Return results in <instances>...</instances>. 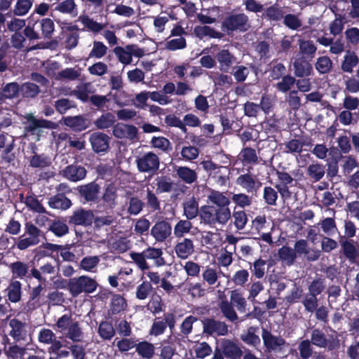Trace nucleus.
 Returning <instances> with one entry per match:
<instances>
[{
	"label": "nucleus",
	"mask_w": 359,
	"mask_h": 359,
	"mask_svg": "<svg viewBox=\"0 0 359 359\" xmlns=\"http://www.w3.org/2000/svg\"><path fill=\"white\" fill-rule=\"evenodd\" d=\"M299 55L297 57H304L305 59L312 60L317 50V47L311 40L300 39L299 41Z\"/></svg>",
	"instance_id": "nucleus-31"
},
{
	"label": "nucleus",
	"mask_w": 359,
	"mask_h": 359,
	"mask_svg": "<svg viewBox=\"0 0 359 359\" xmlns=\"http://www.w3.org/2000/svg\"><path fill=\"white\" fill-rule=\"evenodd\" d=\"M36 222L38 224H44L45 222H50V224L48 229L52 231L56 236L62 237L69 233V227L67 224L60 220H50L46 216H37Z\"/></svg>",
	"instance_id": "nucleus-16"
},
{
	"label": "nucleus",
	"mask_w": 359,
	"mask_h": 359,
	"mask_svg": "<svg viewBox=\"0 0 359 359\" xmlns=\"http://www.w3.org/2000/svg\"><path fill=\"white\" fill-rule=\"evenodd\" d=\"M117 190L118 189L114 183L105 186L101 198L107 209L113 210L116 207L118 197Z\"/></svg>",
	"instance_id": "nucleus-24"
},
{
	"label": "nucleus",
	"mask_w": 359,
	"mask_h": 359,
	"mask_svg": "<svg viewBox=\"0 0 359 359\" xmlns=\"http://www.w3.org/2000/svg\"><path fill=\"white\" fill-rule=\"evenodd\" d=\"M311 343L319 348H327L328 350H334L338 345V342L330 341L327 339L325 333L320 329L313 330L311 336Z\"/></svg>",
	"instance_id": "nucleus-19"
},
{
	"label": "nucleus",
	"mask_w": 359,
	"mask_h": 359,
	"mask_svg": "<svg viewBox=\"0 0 359 359\" xmlns=\"http://www.w3.org/2000/svg\"><path fill=\"white\" fill-rule=\"evenodd\" d=\"M146 203L145 207L147 208L149 212H155L161 210V203L156 194L153 192L150 189H147L146 191L145 198Z\"/></svg>",
	"instance_id": "nucleus-47"
},
{
	"label": "nucleus",
	"mask_w": 359,
	"mask_h": 359,
	"mask_svg": "<svg viewBox=\"0 0 359 359\" xmlns=\"http://www.w3.org/2000/svg\"><path fill=\"white\" fill-rule=\"evenodd\" d=\"M43 286L41 284L32 288L29 300L27 302V306L29 310H34L41 306V303L40 302V294L43 290Z\"/></svg>",
	"instance_id": "nucleus-50"
},
{
	"label": "nucleus",
	"mask_w": 359,
	"mask_h": 359,
	"mask_svg": "<svg viewBox=\"0 0 359 359\" xmlns=\"http://www.w3.org/2000/svg\"><path fill=\"white\" fill-rule=\"evenodd\" d=\"M276 85V88L281 93H285L291 90L292 87L296 83V77L290 74H287L280 79Z\"/></svg>",
	"instance_id": "nucleus-58"
},
{
	"label": "nucleus",
	"mask_w": 359,
	"mask_h": 359,
	"mask_svg": "<svg viewBox=\"0 0 359 359\" xmlns=\"http://www.w3.org/2000/svg\"><path fill=\"white\" fill-rule=\"evenodd\" d=\"M165 306L161 297L156 292L151 297L149 302L147 304V309L153 314L156 315L164 311Z\"/></svg>",
	"instance_id": "nucleus-51"
},
{
	"label": "nucleus",
	"mask_w": 359,
	"mask_h": 359,
	"mask_svg": "<svg viewBox=\"0 0 359 359\" xmlns=\"http://www.w3.org/2000/svg\"><path fill=\"white\" fill-rule=\"evenodd\" d=\"M237 184L245 189L248 193L257 191L259 186L256 187V181L249 173L241 175L236 180Z\"/></svg>",
	"instance_id": "nucleus-37"
},
{
	"label": "nucleus",
	"mask_w": 359,
	"mask_h": 359,
	"mask_svg": "<svg viewBox=\"0 0 359 359\" xmlns=\"http://www.w3.org/2000/svg\"><path fill=\"white\" fill-rule=\"evenodd\" d=\"M90 83H85L78 86L76 89L72 90L69 95L75 96L78 100L83 103L89 101V94L91 93L89 89Z\"/></svg>",
	"instance_id": "nucleus-59"
},
{
	"label": "nucleus",
	"mask_w": 359,
	"mask_h": 359,
	"mask_svg": "<svg viewBox=\"0 0 359 359\" xmlns=\"http://www.w3.org/2000/svg\"><path fill=\"white\" fill-rule=\"evenodd\" d=\"M177 176L187 184H192L197 180V173L195 170L187 167L180 166L176 169Z\"/></svg>",
	"instance_id": "nucleus-41"
},
{
	"label": "nucleus",
	"mask_w": 359,
	"mask_h": 359,
	"mask_svg": "<svg viewBox=\"0 0 359 359\" xmlns=\"http://www.w3.org/2000/svg\"><path fill=\"white\" fill-rule=\"evenodd\" d=\"M55 11L63 14H68L72 17L78 15V7L74 0H64L57 4Z\"/></svg>",
	"instance_id": "nucleus-34"
},
{
	"label": "nucleus",
	"mask_w": 359,
	"mask_h": 359,
	"mask_svg": "<svg viewBox=\"0 0 359 359\" xmlns=\"http://www.w3.org/2000/svg\"><path fill=\"white\" fill-rule=\"evenodd\" d=\"M358 63L359 57L357 54L354 51L348 50L341 61L340 68L343 72L351 74Z\"/></svg>",
	"instance_id": "nucleus-29"
},
{
	"label": "nucleus",
	"mask_w": 359,
	"mask_h": 359,
	"mask_svg": "<svg viewBox=\"0 0 359 359\" xmlns=\"http://www.w3.org/2000/svg\"><path fill=\"white\" fill-rule=\"evenodd\" d=\"M98 286L96 280L88 276H81L78 278L69 279L67 290L72 297H76L80 294L93 293Z\"/></svg>",
	"instance_id": "nucleus-2"
},
{
	"label": "nucleus",
	"mask_w": 359,
	"mask_h": 359,
	"mask_svg": "<svg viewBox=\"0 0 359 359\" xmlns=\"http://www.w3.org/2000/svg\"><path fill=\"white\" fill-rule=\"evenodd\" d=\"M5 344L3 351L8 359H23L27 353L25 347L20 346L15 341L10 343V339L6 335L3 338Z\"/></svg>",
	"instance_id": "nucleus-13"
},
{
	"label": "nucleus",
	"mask_w": 359,
	"mask_h": 359,
	"mask_svg": "<svg viewBox=\"0 0 359 359\" xmlns=\"http://www.w3.org/2000/svg\"><path fill=\"white\" fill-rule=\"evenodd\" d=\"M278 255L279 259L287 266L294 264L297 259L296 252L290 247L286 245L281 247L278 250Z\"/></svg>",
	"instance_id": "nucleus-43"
},
{
	"label": "nucleus",
	"mask_w": 359,
	"mask_h": 359,
	"mask_svg": "<svg viewBox=\"0 0 359 359\" xmlns=\"http://www.w3.org/2000/svg\"><path fill=\"white\" fill-rule=\"evenodd\" d=\"M156 318L149 330V334L154 336H158L164 333L167 327L172 329L175 325V316L172 313H166L164 314L163 320H159Z\"/></svg>",
	"instance_id": "nucleus-11"
},
{
	"label": "nucleus",
	"mask_w": 359,
	"mask_h": 359,
	"mask_svg": "<svg viewBox=\"0 0 359 359\" xmlns=\"http://www.w3.org/2000/svg\"><path fill=\"white\" fill-rule=\"evenodd\" d=\"M199 212L198 203L195 198L193 197L184 203V213L188 219H194L199 214Z\"/></svg>",
	"instance_id": "nucleus-60"
},
{
	"label": "nucleus",
	"mask_w": 359,
	"mask_h": 359,
	"mask_svg": "<svg viewBox=\"0 0 359 359\" xmlns=\"http://www.w3.org/2000/svg\"><path fill=\"white\" fill-rule=\"evenodd\" d=\"M137 128L133 125L118 123L113 126V135L118 139L134 140L137 136Z\"/></svg>",
	"instance_id": "nucleus-17"
},
{
	"label": "nucleus",
	"mask_w": 359,
	"mask_h": 359,
	"mask_svg": "<svg viewBox=\"0 0 359 359\" xmlns=\"http://www.w3.org/2000/svg\"><path fill=\"white\" fill-rule=\"evenodd\" d=\"M20 94V84L18 82L3 83L0 88V102L17 99Z\"/></svg>",
	"instance_id": "nucleus-21"
},
{
	"label": "nucleus",
	"mask_w": 359,
	"mask_h": 359,
	"mask_svg": "<svg viewBox=\"0 0 359 359\" xmlns=\"http://www.w3.org/2000/svg\"><path fill=\"white\" fill-rule=\"evenodd\" d=\"M216 62L219 63V69L222 72L229 73L236 61V57L228 50L222 49L215 55Z\"/></svg>",
	"instance_id": "nucleus-20"
},
{
	"label": "nucleus",
	"mask_w": 359,
	"mask_h": 359,
	"mask_svg": "<svg viewBox=\"0 0 359 359\" xmlns=\"http://www.w3.org/2000/svg\"><path fill=\"white\" fill-rule=\"evenodd\" d=\"M194 34L200 39L205 36H209L212 39H222L224 36V34L207 25L196 26L194 28Z\"/></svg>",
	"instance_id": "nucleus-35"
},
{
	"label": "nucleus",
	"mask_w": 359,
	"mask_h": 359,
	"mask_svg": "<svg viewBox=\"0 0 359 359\" xmlns=\"http://www.w3.org/2000/svg\"><path fill=\"white\" fill-rule=\"evenodd\" d=\"M48 205L53 209L67 210L72 205V201L64 194H57L48 200Z\"/></svg>",
	"instance_id": "nucleus-33"
},
{
	"label": "nucleus",
	"mask_w": 359,
	"mask_h": 359,
	"mask_svg": "<svg viewBox=\"0 0 359 359\" xmlns=\"http://www.w3.org/2000/svg\"><path fill=\"white\" fill-rule=\"evenodd\" d=\"M199 216L201 220L205 224L210 226H215L214 217V205H205L201 207Z\"/></svg>",
	"instance_id": "nucleus-44"
},
{
	"label": "nucleus",
	"mask_w": 359,
	"mask_h": 359,
	"mask_svg": "<svg viewBox=\"0 0 359 359\" xmlns=\"http://www.w3.org/2000/svg\"><path fill=\"white\" fill-rule=\"evenodd\" d=\"M59 250H63V245L48 242L43 243L34 250V259L39 261L45 257L50 256L53 252H57Z\"/></svg>",
	"instance_id": "nucleus-28"
},
{
	"label": "nucleus",
	"mask_w": 359,
	"mask_h": 359,
	"mask_svg": "<svg viewBox=\"0 0 359 359\" xmlns=\"http://www.w3.org/2000/svg\"><path fill=\"white\" fill-rule=\"evenodd\" d=\"M194 248L192 239L184 238L178 241L175 246V251L177 257L186 259L194 253Z\"/></svg>",
	"instance_id": "nucleus-22"
},
{
	"label": "nucleus",
	"mask_w": 359,
	"mask_h": 359,
	"mask_svg": "<svg viewBox=\"0 0 359 359\" xmlns=\"http://www.w3.org/2000/svg\"><path fill=\"white\" fill-rule=\"evenodd\" d=\"M333 67V62L328 56H320L317 58L315 63V68L320 74H326L331 72Z\"/></svg>",
	"instance_id": "nucleus-53"
},
{
	"label": "nucleus",
	"mask_w": 359,
	"mask_h": 359,
	"mask_svg": "<svg viewBox=\"0 0 359 359\" xmlns=\"http://www.w3.org/2000/svg\"><path fill=\"white\" fill-rule=\"evenodd\" d=\"M63 172L64 177L69 180L78 182L86 177L87 171L86 168L81 165L72 164L67 166Z\"/></svg>",
	"instance_id": "nucleus-27"
},
{
	"label": "nucleus",
	"mask_w": 359,
	"mask_h": 359,
	"mask_svg": "<svg viewBox=\"0 0 359 359\" xmlns=\"http://www.w3.org/2000/svg\"><path fill=\"white\" fill-rule=\"evenodd\" d=\"M40 93L39 86L32 82H25L22 85L20 84V93L24 97L34 98Z\"/></svg>",
	"instance_id": "nucleus-54"
},
{
	"label": "nucleus",
	"mask_w": 359,
	"mask_h": 359,
	"mask_svg": "<svg viewBox=\"0 0 359 359\" xmlns=\"http://www.w3.org/2000/svg\"><path fill=\"white\" fill-rule=\"evenodd\" d=\"M9 267L11 271L13 278L22 279L27 276L29 266L26 263L21 261H16L11 263Z\"/></svg>",
	"instance_id": "nucleus-42"
},
{
	"label": "nucleus",
	"mask_w": 359,
	"mask_h": 359,
	"mask_svg": "<svg viewBox=\"0 0 359 359\" xmlns=\"http://www.w3.org/2000/svg\"><path fill=\"white\" fill-rule=\"evenodd\" d=\"M221 349L227 359H241L243 351L233 341L224 339L221 344Z\"/></svg>",
	"instance_id": "nucleus-26"
},
{
	"label": "nucleus",
	"mask_w": 359,
	"mask_h": 359,
	"mask_svg": "<svg viewBox=\"0 0 359 359\" xmlns=\"http://www.w3.org/2000/svg\"><path fill=\"white\" fill-rule=\"evenodd\" d=\"M208 201L215 205V207L223 208H229V205L231 203L230 199L225 196L223 193L215 190L211 191L208 196Z\"/></svg>",
	"instance_id": "nucleus-36"
},
{
	"label": "nucleus",
	"mask_w": 359,
	"mask_h": 359,
	"mask_svg": "<svg viewBox=\"0 0 359 359\" xmlns=\"http://www.w3.org/2000/svg\"><path fill=\"white\" fill-rule=\"evenodd\" d=\"M8 302L18 303L22 298V284L18 280H13L5 290Z\"/></svg>",
	"instance_id": "nucleus-30"
},
{
	"label": "nucleus",
	"mask_w": 359,
	"mask_h": 359,
	"mask_svg": "<svg viewBox=\"0 0 359 359\" xmlns=\"http://www.w3.org/2000/svg\"><path fill=\"white\" fill-rule=\"evenodd\" d=\"M9 326L11 330L9 335L14 339L15 342L25 340L27 335L25 330L26 323L18 318H13L9 321Z\"/></svg>",
	"instance_id": "nucleus-23"
},
{
	"label": "nucleus",
	"mask_w": 359,
	"mask_h": 359,
	"mask_svg": "<svg viewBox=\"0 0 359 359\" xmlns=\"http://www.w3.org/2000/svg\"><path fill=\"white\" fill-rule=\"evenodd\" d=\"M152 147L168 153L172 149L171 143L168 139L165 137H153L151 140Z\"/></svg>",
	"instance_id": "nucleus-64"
},
{
	"label": "nucleus",
	"mask_w": 359,
	"mask_h": 359,
	"mask_svg": "<svg viewBox=\"0 0 359 359\" xmlns=\"http://www.w3.org/2000/svg\"><path fill=\"white\" fill-rule=\"evenodd\" d=\"M63 123L70 128L73 131L81 132L86 130L90 124V121L84 115L62 116Z\"/></svg>",
	"instance_id": "nucleus-14"
},
{
	"label": "nucleus",
	"mask_w": 359,
	"mask_h": 359,
	"mask_svg": "<svg viewBox=\"0 0 359 359\" xmlns=\"http://www.w3.org/2000/svg\"><path fill=\"white\" fill-rule=\"evenodd\" d=\"M156 194L170 192L173 187V183L167 176L158 177L156 179Z\"/></svg>",
	"instance_id": "nucleus-62"
},
{
	"label": "nucleus",
	"mask_w": 359,
	"mask_h": 359,
	"mask_svg": "<svg viewBox=\"0 0 359 359\" xmlns=\"http://www.w3.org/2000/svg\"><path fill=\"white\" fill-rule=\"evenodd\" d=\"M311 60L305 59L304 57H296L292 65L294 76L296 78L309 77L314 74Z\"/></svg>",
	"instance_id": "nucleus-10"
},
{
	"label": "nucleus",
	"mask_w": 359,
	"mask_h": 359,
	"mask_svg": "<svg viewBox=\"0 0 359 359\" xmlns=\"http://www.w3.org/2000/svg\"><path fill=\"white\" fill-rule=\"evenodd\" d=\"M262 337L264 346L269 351L281 348L286 344L285 340L281 336H275L266 328H262Z\"/></svg>",
	"instance_id": "nucleus-18"
},
{
	"label": "nucleus",
	"mask_w": 359,
	"mask_h": 359,
	"mask_svg": "<svg viewBox=\"0 0 359 359\" xmlns=\"http://www.w3.org/2000/svg\"><path fill=\"white\" fill-rule=\"evenodd\" d=\"M29 166L34 168H44L50 166L51 164L50 158L43 154H37L35 153L34 155L29 158Z\"/></svg>",
	"instance_id": "nucleus-56"
},
{
	"label": "nucleus",
	"mask_w": 359,
	"mask_h": 359,
	"mask_svg": "<svg viewBox=\"0 0 359 359\" xmlns=\"http://www.w3.org/2000/svg\"><path fill=\"white\" fill-rule=\"evenodd\" d=\"M307 175L314 182H318L325 175V167L320 163H312L307 168Z\"/></svg>",
	"instance_id": "nucleus-61"
},
{
	"label": "nucleus",
	"mask_w": 359,
	"mask_h": 359,
	"mask_svg": "<svg viewBox=\"0 0 359 359\" xmlns=\"http://www.w3.org/2000/svg\"><path fill=\"white\" fill-rule=\"evenodd\" d=\"M286 102L292 111L294 112L298 111L302 106L301 97L299 95L298 90H290L286 97Z\"/></svg>",
	"instance_id": "nucleus-63"
},
{
	"label": "nucleus",
	"mask_w": 359,
	"mask_h": 359,
	"mask_svg": "<svg viewBox=\"0 0 359 359\" xmlns=\"http://www.w3.org/2000/svg\"><path fill=\"white\" fill-rule=\"evenodd\" d=\"M135 348L137 354L144 359H151L155 353L154 344L147 341L136 344Z\"/></svg>",
	"instance_id": "nucleus-38"
},
{
	"label": "nucleus",
	"mask_w": 359,
	"mask_h": 359,
	"mask_svg": "<svg viewBox=\"0 0 359 359\" xmlns=\"http://www.w3.org/2000/svg\"><path fill=\"white\" fill-rule=\"evenodd\" d=\"M233 224L237 231H243L248 222L246 212L243 210H236V208L232 213Z\"/></svg>",
	"instance_id": "nucleus-48"
},
{
	"label": "nucleus",
	"mask_w": 359,
	"mask_h": 359,
	"mask_svg": "<svg viewBox=\"0 0 359 359\" xmlns=\"http://www.w3.org/2000/svg\"><path fill=\"white\" fill-rule=\"evenodd\" d=\"M308 292L303 295L302 304L306 311H312L319 305L318 296L325 292L326 290L325 278L320 275L311 280H307Z\"/></svg>",
	"instance_id": "nucleus-1"
},
{
	"label": "nucleus",
	"mask_w": 359,
	"mask_h": 359,
	"mask_svg": "<svg viewBox=\"0 0 359 359\" xmlns=\"http://www.w3.org/2000/svg\"><path fill=\"white\" fill-rule=\"evenodd\" d=\"M128 306L126 299L121 294H115L111 297L109 313L111 316L120 313Z\"/></svg>",
	"instance_id": "nucleus-32"
},
{
	"label": "nucleus",
	"mask_w": 359,
	"mask_h": 359,
	"mask_svg": "<svg viewBox=\"0 0 359 359\" xmlns=\"http://www.w3.org/2000/svg\"><path fill=\"white\" fill-rule=\"evenodd\" d=\"M115 122V116L111 112H107L102 114L98 118H97L95 121L94 124L97 128L104 130L114 126Z\"/></svg>",
	"instance_id": "nucleus-49"
},
{
	"label": "nucleus",
	"mask_w": 359,
	"mask_h": 359,
	"mask_svg": "<svg viewBox=\"0 0 359 359\" xmlns=\"http://www.w3.org/2000/svg\"><path fill=\"white\" fill-rule=\"evenodd\" d=\"M172 233V226L166 220L157 221L151 229V235L157 242H164Z\"/></svg>",
	"instance_id": "nucleus-12"
},
{
	"label": "nucleus",
	"mask_w": 359,
	"mask_h": 359,
	"mask_svg": "<svg viewBox=\"0 0 359 359\" xmlns=\"http://www.w3.org/2000/svg\"><path fill=\"white\" fill-rule=\"evenodd\" d=\"M144 257L148 259H153L156 266H161L165 264L164 258L162 257L163 251L161 248L149 247L143 250Z\"/></svg>",
	"instance_id": "nucleus-45"
},
{
	"label": "nucleus",
	"mask_w": 359,
	"mask_h": 359,
	"mask_svg": "<svg viewBox=\"0 0 359 359\" xmlns=\"http://www.w3.org/2000/svg\"><path fill=\"white\" fill-rule=\"evenodd\" d=\"M249 18L245 13H230L225 16L222 22V29L228 34L238 31L246 32L248 29Z\"/></svg>",
	"instance_id": "nucleus-3"
},
{
	"label": "nucleus",
	"mask_w": 359,
	"mask_h": 359,
	"mask_svg": "<svg viewBox=\"0 0 359 359\" xmlns=\"http://www.w3.org/2000/svg\"><path fill=\"white\" fill-rule=\"evenodd\" d=\"M110 137L101 132L93 133L89 137L93 151L97 154H104L109 149Z\"/></svg>",
	"instance_id": "nucleus-8"
},
{
	"label": "nucleus",
	"mask_w": 359,
	"mask_h": 359,
	"mask_svg": "<svg viewBox=\"0 0 359 359\" xmlns=\"http://www.w3.org/2000/svg\"><path fill=\"white\" fill-rule=\"evenodd\" d=\"M27 120L28 121V125L25 127L27 132H34L37 128L55 129L57 126V123L51 121L37 119L32 114H28Z\"/></svg>",
	"instance_id": "nucleus-25"
},
{
	"label": "nucleus",
	"mask_w": 359,
	"mask_h": 359,
	"mask_svg": "<svg viewBox=\"0 0 359 359\" xmlns=\"http://www.w3.org/2000/svg\"><path fill=\"white\" fill-rule=\"evenodd\" d=\"M238 156L244 165H255L259 163L255 149L250 147H243Z\"/></svg>",
	"instance_id": "nucleus-39"
},
{
	"label": "nucleus",
	"mask_w": 359,
	"mask_h": 359,
	"mask_svg": "<svg viewBox=\"0 0 359 359\" xmlns=\"http://www.w3.org/2000/svg\"><path fill=\"white\" fill-rule=\"evenodd\" d=\"M214 217L215 225H225L231 217V210L229 208L214 206Z\"/></svg>",
	"instance_id": "nucleus-55"
},
{
	"label": "nucleus",
	"mask_w": 359,
	"mask_h": 359,
	"mask_svg": "<svg viewBox=\"0 0 359 359\" xmlns=\"http://www.w3.org/2000/svg\"><path fill=\"white\" fill-rule=\"evenodd\" d=\"M64 334L73 342H80L83 339V332L78 321H74Z\"/></svg>",
	"instance_id": "nucleus-52"
},
{
	"label": "nucleus",
	"mask_w": 359,
	"mask_h": 359,
	"mask_svg": "<svg viewBox=\"0 0 359 359\" xmlns=\"http://www.w3.org/2000/svg\"><path fill=\"white\" fill-rule=\"evenodd\" d=\"M93 220L94 212L92 210L79 208L74 210L71 215L66 217L65 222L72 226L88 227L92 226Z\"/></svg>",
	"instance_id": "nucleus-5"
},
{
	"label": "nucleus",
	"mask_w": 359,
	"mask_h": 359,
	"mask_svg": "<svg viewBox=\"0 0 359 359\" xmlns=\"http://www.w3.org/2000/svg\"><path fill=\"white\" fill-rule=\"evenodd\" d=\"M97 333L103 340H111L115 336L116 331L111 323L102 320L98 326Z\"/></svg>",
	"instance_id": "nucleus-46"
},
{
	"label": "nucleus",
	"mask_w": 359,
	"mask_h": 359,
	"mask_svg": "<svg viewBox=\"0 0 359 359\" xmlns=\"http://www.w3.org/2000/svg\"><path fill=\"white\" fill-rule=\"evenodd\" d=\"M25 233L28 235V237L23 238L24 236H21L16 243V247L20 250H25L29 247L36 245L40 242L41 231L31 222L25 223Z\"/></svg>",
	"instance_id": "nucleus-4"
},
{
	"label": "nucleus",
	"mask_w": 359,
	"mask_h": 359,
	"mask_svg": "<svg viewBox=\"0 0 359 359\" xmlns=\"http://www.w3.org/2000/svg\"><path fill=\"white\" fill-rule=\"evenodd\" d=\"M13 150L14 146L13 144L11 143L8 144L1 153V163L6 164L8 167H14L16 165V163H18L16 153Z\"/></svg>",
	"instance_id": "nucleus-40"
},
{
	"label": "nucleus",
	"mask_w": 359,
	"mask_h": 359,
	"mask_svg": "<svg viewBox=\"0 0 359 359\" xmlns=\"http://www.w3.org/2000/svg\"><path fill=\"white\" fill-rule=\"evenodd\" d=\"M77 190L79 196L83 198L84 202L95 203L98 199L100 187L93 181L78 187Z\"/></svg>",
	"instance_id": "nucleus-15"
},
{
	"label": "nucleus",
	"mask_w": 359,
	"mask_h": 359,
	"mask_svg": "<svg viewBox=\"0 0 359 359\" xmlns=\"http://www.w3.org/2000/svg\"><path fill=\"white\" fill-rule=\"evenodd\" d=\"M136 164L140 172L154 174L159 169L160 159L156 154L149 151L138 157Z\"/></svg>",
	"instance_id": "nucleus-6"
},
{
	"label": "nucleus",
	"mask_w": 359,
	"mask_h": 359,
	"mask_svg": "<svg viewBox=\"0 0 359 359\" xmlns=\"http://www.w3.org/2000/svg\"><path fill=\"white\" fill-rule=\"evenodd\" d=\"M203 333L207 336H225L228 333V327L224 322L212 318L202 320Z\"/></svg>",
	"instance_id": "nucleus-7"
},
{
	"label": "nucleus",
	"mask_w": 359,
	"mask_h": 359,
	"mask_svg": "<svg viewBox=\"0 0 359 359\" xmlns=\"http://www.w3.org/2000/svg\"><path fill=\"white\" fill-rule=\"evenodd\" d=\"M341 252L351 264H355L359 259V244L353 239L340 241Z\"/></svg>",
	"instance_id": "nucleus-9"
},
{
	"label": "nucleus",
	"mask_w": 359,
	"mask_h": 359,
	"mask_svg": "<svg viewBox=\"0 0 359 359\" xmlns=\"http://www.w3.org/2000/svg\"><path fill=\"white\" fill-rule=\"evenodd\" d=\"M145 203L137 196H132L128 203L127 212L130 215H137L143 210Z\"/></svg>",
	"instance_id": "nucleus-57"
}]
</instances>
